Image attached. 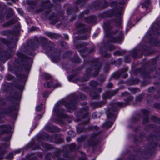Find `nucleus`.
Instances as JSON below:
<instances>
[{
    "mask_svg": "<svg viewBox=\"0 0 160 160\" xmlns=\"http://www.w3.org/2000/svg\"><path fill=\"white\" fill-rule=\"evenodd\" d=\"M96 20V17L95 16H91L86 19V21L88 23H93Z\"/></svg>",
    "mask_w": 160,
    "mask_h": 160,
    "instance_id": "f8f14e48",
    "label": "nucleus"
},
{
    "mask_svg": "<svg viewBox=\"0 0 160 160\" xmlns=\"http://www.w3.org/2000/svg\"><path fill=\"white\" fill-rule=\"evenodd\" d=\"M10 128L9 126L2 125L0 126V132L2 134L7 132H8V130Z\"/></svg>",
    "mask_w": 160,
    "mask_h": 160,
    "instance_id": "1a4fd4ad",
    "label": "nucleus"
},
{
    "mask_svg": "<svg viewBox=\"0 0 160 160\" xmlns=\"http://www.w3.org/2000/svg\"><path fill=\"white\" fill-rule=\"evenodd\" d=\"M15 23V21L14 20H12L8 22L3 24L2 26L3 27H7L12 24H14Z\"/></svg>",
    "mask_w": 160,
    "mask_h": 160,
    "instance_id": "ddd939ff",
    "label": "nucleus"
},
{
    "mask_svg": "<svg viewBox=\"0 0 160 160\" xmlns=\"http://www.w3.org/2000/svg\"><path fill=\"white\" fill-rule=\"evenodd\" d=\"M62 45H64L66 44V43L65 42H62Z\"/></svg>",
    "mask_w": 160,
    "mask_h": 160,
    "instance_id": "864d4df0",
    "label": "nucleus"
},
{
    "mask_svg": "<svg viewBox=\"0 0 160 160\" xmlns=\"http://www.w3.org/2000/svg\"><path fill=\"white\" fill-rule=\"evenodd\" d=\"M115 49V47L112 45H110L109 47V50L110 51L112 50Z\"/></svg>",
    "mask_w": 160,
    "mask_h": 160,
    "instance_id": "c756f323",
    "label": "nucleus"
},
{
    "mask_svg": "<svg viewBox=\"0 0 160 160\" xmlns=\"http://www.w3.org/2000/svg\"><path fill=\"white\" fill-rule=\"evenodd\" d=\"M158 33L160 35V30H158L157 31Z\"/></svg>",
    "mask_w": 160,
    "mask_h": 160,
    "instance_id": "5fc2aeb1",
    "label": "nucleus"
},
{
    "mask_svg": "<svg viewBox=\"0 0 160 160\" xmlns=\"http://www.w3.org/2000/svg\"><path fill=\"white\" fill-rule=\"evenodd\" d=\"M116 5V2H111V6L112 7H113Z\"/></svg>",
    "mask_w": 160,
    "mask_h": 160,
    "instance_id": "c9c22d12",
    "label": "nucleus"
},
{
    "mask_svg": "<svg viewBox=\"0 0 160 160\" xmlns=\"http://www.w3.org/2000/svg\"><path fill=\"white\" fill-rule=\"evenodd\" d=\"M155 121L160 124V119L157 118H155Z\"/></svg>",
    "mask_w": 160,
    "mask_h": 160,
    "instance_id": "72a5a7b5",
    "label": "nucleus"
},
{
    "mask_svg": "<svg viewBox=\"0 0 160 160\" xmlns=\"http://www.w3.org/2000/svg\"><path fill=\"white\" fill-rule=\"evenodd\" d=\"M86 12H84V13L86 14H87L88 13V11H86Z\"/></svg>",
    "mask_w": 160,
    "mask_h": 160,
    "instance_id": "4d7b16f0",
    "label": "nucleus"
},
{
    "mask_svg": "<svg viewBox=\"0 0 160 160\" xmlns=\"http://www.w3.org/2000/svg\"><path fill=\"white\" fill-rule=\"evenodd\" d=\"M132 92L133 93H135V88H132Z\"/></svg>",
    "mask_w": 160,
    "mask_h": 160,
    "instance_id": "49530a36",
    "label": "nucleus"
},
{
    "mask_svg": "<svg viewBox=\"0 0 160 160\" xmlns=\"http://www.w3.org/2000/svg\"><path fill=\"white\" fill-rule=\"evenodd\" d=\"M78 98H80L82 99H84L86 98V96L83 94H80L78 96Z\"/></svg>",
    "mask_w": 160,
    "mask_h": 160,
    "instance_id": "4be33fe9",
    "label": "nucleus"
},
{
    "mask_svg": "<svg viewBox=\"0 0 160 160\" xmlns=\"http://www.w3.org/2000/svg\"><path fill=\"white\" fill-rule=\"evenodd\" d=\"M100 52H101V54H103V53H102V51H101V49H100Z\"/></svg>",
    "mask_w": 160,
    "mask_h": 160,
    "instance_id": "052dcab7",
    "label": "nucleus"
},
{
    "mask_svg": "<svg viewBox=\"0 0 160 160\" xmlns=\"http://www.w3.org/2000/svg\"><path fill=\"white\" fill-rule=\"evenodd\" d=\"M66 38L67 39H68V36H67V38Z\"/></svg>",
    "mask_w": 160,
    "mask_h": 160,
    "instance_id": "338daca9",
    "label": "nucleus"
},
{
    "mask_svg": "<svg viewBox=\"0 0 160 160\" xmlns=\"http://www.w3.org/2000/svg\"><path fill=\"white\" fill-rule=\"evenodd\" d=\"M87 72H88V73H89V72L88 71V70H87Z\"/></svg>",
    "mask_w": 160,
    "mask_h": 160,
    "instance_id": "0e129e2a",
    "label": "nucleus"
},
{
    "mask_svg": "<svg viewBox=\"0 0 160 160\" xmlns=\"http://www.w3.org/2000/svg\"><path fill=\"white\" fill-rule=\"evenodd\" d=\"M93 128H94L95 130H97L98 129V128L96 126H94L93 128L92 127H90V129L92 130L93 129Z\"/></svg>",
    "mask_w": 160,
    "mask_h": 160,
    "instance_id": "7c9ffc66",
    "label": "nucleus"
},
{
    "mask_svg": "<svg viewBox=\"0 0 160 160\" xmlns=\"http://www.w3.org/2000/svg\"><path fill=\"white\" fill-rule=\"evenodd\" d=\"M86 117H87V118H88V115H86Z\"/></svg>",
    "mask_w": 160,
    "mask_h": 160,
    "instance_id": "774afa93",
    "label": "nucleus"
},
{
    "mask_svg": "<svg viewBox=\"0 0 160 160\" xmlns=\"http://www.w3.org/2000/svg\"><path fill=\"white\" fill-rule=\"evenodd\" d=\"M13 153H10V154L9 155V156H10V157H9V158L10 159L12 158L13 157Z\"/></svg>",
    "mask_w": 160,
    "mask_h": 160,
    "instance_id": "a19ab883",
    "label": "nucleus"
},
{
    "mask_svg": "<svg viewBox=\"0 0 160 160\" xmlns=\"http://www.w3.org/2000/svg\"><path fill=\"white\" fill-rule=\"evenodd\" d=\"M55 128L56 127L54 126H52L51 127L50 125H47L45 127V129L47 131L51 132L54 131L52 130V128Z\"/></svg>",
    "mask_w": 160,
    "mask_h": 160,
    "instance_id": "a211bd4d",
    "label": "nucleus"
},
{
    "mask_svg": "<svg viewBox=\"0 0 160 160\" xmlns=\"http://www.w3.org/2000/svg\"><path fill=\"white\" fill-rule=\"evenodd\" d=\"M47 46V44H45V47H44V46H42V47H43V48H44V49H47L48 51V52H49V51H52V48L51 47H49L48 48H45V47Z\"/></svg>",
    "mask_w": 160,
    "mask_h": 160,
    "instance_id": "5701e85b",
    "label": "nucleus"
},
{
    "mask_svg": "<svg viewBox=\"0 0 160 160\" xmlns=\"http://www.w3.org/2000/svg\"><path fill=\"white\" fill-rule=\"evenodd\" d=\"M120 76L119 75L117 74H115L113 75V77L115 79H117Z\"/></svg>",
    "mask_w": 160,
    "mask_h": 160,
    "instance_id": "473e14b6",
    "label": "nucleus"
},
{
    "mask_svg": "<svg viewBox=\"0 0 160 160\" xmlns=\"http://www.w3.org/2000/svg\"><path fill=\"white\" fill-rule=\"evenodd\" d=\"M123 71H122V72H125L127 71V68H126L123 69Z\"/></svg>",
    "mask_w": 160,
    "mask_h": 160,
    "instance_id": "a18cd8bd",
    "label": "nucleus"
},
{
    "mask_svg": "<svg viewBox=\"0 0 160 160\" xmlns=\"http://www.w3.org/2000/svg\"><path fill=\"white\" fill-rule=\"evenodd\" d=\"M53 85V83L52 82H48L44 83V86L45 87L50 88Z\"/></svg>",
    "mask_w": 160,
    "mask_h": 160,
    "instance_id": "f3484780",
    "label": "nucleus"
},
{
    "mask_svg": "<svg viewBox=\"0 0 160 160\" xmlns=\"http://www.w3.org/2000/svg\"><path fill=\"white\" fill-rule=\"evenodd\" d=\"M66 140L67 142H69L71 140V138L69 137H67Z\"/></svg>",
    "mask_w": 160,
    "mask_h": 160,
    "instance_id": "79ce46f5",
    "label": "nucleus"
},
{
    "mask_svg": "<svg viewBox=\"0 0 160 160\" xmlns=\"http://www.w3.org/2000/svg\"><path fill=\"white\" fill-rule=\"evenodd\" d=\"M35 46V45L34 44H33V43L32 44V46L31 47H30V48L32 49H33L35 48H34Z\"/></svg>",
    "mask_w": 160,
    "mask_h": 160,
    "instance_id": "58836bf2",
    "label": "nucleus"
},
{
    "mask_svg": "<svg viewBox=\"0 0 160 160\" xmlns=\"http://www.w3.org/2000/svg\"><path fill=\"white\" fill-rule=\"evenodd\" d=\"M18 88L19 90H22L23 89L24 87L23 86H18Z\"/></svg>",
    "mask_w": 160,
    "mask_h": 160,
    "instance_id": "2f4dec72",
    "label": "nucleus"
},
{
    "mask_svg": "<svg viewBox=\"0 0 160 160\" xmlns=\"http://www.w3.org/2000/svg\"><path fill=\"white\" fill-rule=\"evenodd\" d=\"M89 84L92 87H95L98 85V84L97 82L95 81H92Z\"/></svg>",
    "mask_w": 160,
    "mask_h": 160,
    "instance_id": "6ab92c4d",
    "label": "nucleus"
},
{
    "mask_svg": "<svg viewBox=\"0 0 160 160\" xmlns=\"http://www.w3.org/2000/svg\"><path fill=\"white\" fill-rule=\"evenodd\" d=\"M42 109V107L39 106H38L36 108V110L37 111H40Z\"/></svg>",
    "mask_w": 160,
    "mask_h": 160,
    "instance_id": "cd10ccee",
    "label": "nucleus"
},
{
    "mask_svg": "<svg viewBox=\"0 0 160 160\" xmlns=\"http://www.w3.org/2000/svg\"><path fill=\"white\" fill-rule=\"evenodd\" d=\"M46 34L49 37L52 39L53 38H57L58 36H57L55 34L53 33H47Z\"/></svg>",
    "mask_w": 160,
    "mask_h": 160,
    "instance_id": "4468645a",
    "label": "nucleus"
},
{
    "mask_svg": "<svg viewBox=\"0 0 160 160\" xmlns=\"http://www.w3.org/2000/svg\"><path fill=\"white\" fill-rule=\"evenodd\" d=\"M4 20V16L3 15L0 16V23L2 22Z\"/></svg>",
    "mask_w": 160,
    "mask_h": 160,
    "instance_id": "393cba45",
    "label": "nucleus"
},
{
    "mask_svg": "<svg viewBox=\"0 0 160 160\" xmlns=\"http://www.w3.org/2000/svg\"><path fill=\"white\" fill-rule=\"evenodd\" d=\"M43 39H44V40L45 42H46L47 41L46 40V39H45V38H43Z\"/></svg>",
    "mask_w": 160,
    "mask_h": 160,
    "instance_id": "e2e57ef3",
    "label": "nucleus"
},
{
    "mask_svg": "<svg viewBox=\"0 0 160 160\" xmlns=\"http://www.w3.org/2000/svg\"><path fill=\"white\" fill-rule=\"evenodd\" d=\"M17 55L20 59H21L22 61H25V60H26V62H28V63L27 64V68L25 69L27 70H29L30 68V65L29 63L30 61H31V59L25 56V55L19 52L17 53Z\"/></svg>",
    "mask_w": 160,
    "mask_h": 160,
    "instance_id": "39448f33",
    "label": "nucleus"
},
{
    "mask_svg": "<svg viewBox=\"0 0 160 160\" xmlns=\"http://www.w3.org/2000/svg\"><path fill=\"white\" fill-rule=\"evenodd\" d=\"M73 147H75V145L74 144H73Z\"/></svg>",
    "mask_w": 160,
    "mask_h": 160,
    "instance_id": "69168bd1",
    "label": "nucleus"
},
{
    "mask_svg": "<svg viewBox=\"0 0 160 160\" xmlns=\"http://www.w3.org/2000/svg\"><path fill=\"white\" fill-rule=\"evenodd\" d=\"M108 33L107 35L108 37H111V34H117L118 35L117 38H112L111 39V42H118L120 41L122 35V32L120 30H116L115 32H109Z\"/></svg>",
    "mask_w": 160,
    "mask_h": 160,
    "instance_id": "20e7f679",
    "label": "nucleus"
},
{
    "mask_svg": "<svg viewBox=\"0 0 160 160\" xmlns=\"http://www.w3.org/2000/svg\"><path fill=\"white\" fill-rule=\"evenodd\" d=\"M133 99L132 96H130L126 100V103L122 102H117L115 103L114 106L115 108H112L107 111L108 120L104 123V126L106 128H109L112 125L113 121L115 119V112L118 107L125 106L128 105V102Z\"/></svg>",
    "mask_w": 160,
    "mask_h": 160,
    "instance_id": "f257e3e1",
    "label": "nucleus"
},
{
    "mask_svg": "<svg viewBox=\"0 0 160 160\" xmlns=\"http://www.w3.org/2000/svg\"><path fill=\"white\" fill-rule=\"evenodd\" d=\"M17 10L18 12L21 15H23V12L22 11V10L21 9H20V8H18V9Z\"/></svg>",
    "mask_w": 160,
    "mask_h": 160,
    "instance_id": "c85d7f7f",
    "label": "nucleus"
},
{
    "mask_svg": "<svg viewBox=\"0 0 160 160\" xmlns=\"http://www.w3.org/2000/svg\"><path fill=\"white\" fill-rule=\"evenodd\" d=\"M92 118L94 119L96 118H98L96 113L95 112L93 113L92 115Z\"/></svg>",
    "mask_w": 160,
    "mask_h": 160,
    "instance_id": "a878e982",
    "label": "nucleus"
},
{
    "mask_svg": "<svg viewBox=\"0 0 160 160\" xmlns=\"http://www.w3.org/2000/svg\"><path fill=\"white\" fill-rule=\"evenodd\" d=\"M101 88L93 89L91 92L90 95L93 98H97L99 97V93L101 92Z\"/></svg>",
    "mask_w": 160,
    "mask_h": 160,
    "instance_id": "423d86ee",
    "label": "nucleus"
},
{
    "mask_svg": "<svg viewBox=\"0 0 160 160\" xmlns=\"http://www.w3.org/2000/svg\"><path fill=\"white\" fill-rule=\"evenodd\" d=\"M2 78V77L0 75V79H1Z\"/></svg>",
    "mask_w": 160,
    "mask_h": 160,
    "instance_id": "680f3d73",
    "label": "nucleus"
},
{
    "mask_svg": "<svg viewBox=\"0 0 160 160\" xmlns=\"http://www.w3.org/2000/svg\"><path fill=\"white\" fill-rule=\"evenodd\" d=\"M62 104H64L68 108L74 109L75 108L76 105V102H72L69 105L68 103L65 102L64 101H60L57 103L55 105V107L54 108L53 111L56 113V114L60 117H62V114L63 112V110L60 109L58 108V107L60 106Z\"/></svg>",
    "mask_w": 160,
    "mask_h": 160,
    "instance_id": "f03ea898",
    "label": "nucleus"
},
{
    "mask_svg": "<svg viewBox=\"0 0 160 160\" xmlns=\"http://www.w3.org/2000/svg\"><path fill=\"white\" fill-rule=\"evenodd\" d=\"M114 54L115 55H121V52L119 51H117L114 52Z\"/></svg>",
    "mask_w": 160,
    "mask_h": 160,
    "instance_id": "b1692460",
    "label": "nucleus"
},
{
    "mask_svg": "<svg viewBox=\"0 0 160 160\" xmlns=\"http://www.w3.org/2000/svg\"><path fill=\"white\" fill-rule=\"evenodd\" d=\"M127 77V75H126L123 76V78H125Z\"/></svg>",
    "mask_w": 160,
    "mask_h": 160,
    "instance_id": "bf43d9fd",
    "label": "nucleus"
},
{
    "mask_svg": "<svg viewBox=\"0 0 160 160\" xmlns=\"http://www.w3.org/2000/svg\"><path fill=\"white\" fill-rule=\"evenodd\" d=\"M143 99V97L142 95H139L136 98V100L138 101H140Z\"/></svg>",
    "mask_w": 160,
    "mask_h": 160,
    "instance_id": "aec40b11",
    "label": "nucleus"
},
{
    "mask_svg": "<svg viewBox=\"0 0 160 160\" xmlns=\"http://www.w3.org/2000/svg\"><path fill=\"white\" fill-rule=\"evenodd\" d=\"M84 25L82 24H79L78 25V29L80 30L81 32H85L86 30L84 29Z\"/></svg>",
    "mask_w": 160,
    "mask_h": 160,
    "instance_id": "dca6fc26",
    "label": "nucleus"
},
{
    "mask_svg": "<svg viewBox=\"0 0 160 160\" xmlns=\"http://www.w3.org/2000/svg\"><path fill=\"white\" fill-rule=\"evenodd\" d=\"M72 61L75 63H78L80 62V60L78 57H76L72 59Z\"/></svg>",
    "mask_w": 160,
    "mask_h": 160,
    "instance_id": "2eb2a0df",
    "label": "nucleus"
},
{
    "mask_svg": "<svg viewBox=\"0 0 160 160\" xmlns=\"http://www.w3.org/2000/svg\"><path fill=\"white\" fill-rule=\"evenodd\" d=\"M60 54L58 52H55L52 54L51 57L52 60L54 62H57L59 60Z\"/></svg>",
    "mask_w": 160,
    "mask_h": 160,
    "instance_id": "6e6552de",
    "label": "nucleus"
},
{
    "mask_svg": "<svg viewBox=\"0 0 160 160\" xmlns=\"http://www.w3.org/2000/svg\"><path fill=\"white\" fill-rule=\"evenodd\" d=\"M20 152V150H17V151H15V153L16 154V153H19Z\"/></svg>",
    "mask_w": 160,
    "mask_h": 160,
    "instance_id": "de8ad7c7",
    "label": "nucleus"
},
{
    "mask_svg": "<svg viewBox=\"0 0 160 160\" xmlns=\"http://www.w3.org/2000/svg\"><path fill=\"white\" fill-rule=\"evenodd\" d=\"M73 78V76L72 75L69 76L68 77V79L69 81L71 80Z\"/></svg>",
    "mask_w": 160,
    "mask_h": 160,
    "instance_id": "4c0bfd02",
    "label": "nucleus"
},
{
    "mask_svg": "<svg viewBox=\"0 0 160 160\" xmlns=\"http://www.w3.org/2000/svg\"><path fill=\"white\" fill-rule=\"evenodd\" d=\"M85 2H86L85 0H81L80 1H79V3H82H82H85Z\"/></svg>",
    "mask_w": 160,
    "mask_h": 160,
    "instance_id": "ea45409f",
    "label": "nucleus"
},
{
    "mask_svg": "<svg viewBox=\"0 0 160 160\" xmlns=\"http://www.w3.org/2000/svg\"><path fill=\"white\" fill-rule=\"evenodd\" d=\"M43 10L42 9H38V12H41Z\"/></svg>",
    "mask_w": 160,
    "mask_h": 160,
    "instance_id": "3c124183",
    "label": "nucleus"
},
{
    "mask_svg": "<svg viewBox=\"0 0 160 160\" xmlns=\"http://www.w3.org/2000/svg\"><path fill=\"white\" fill-rule=\"evenodd\" d=\"M118 92V90L116 89L112 91H108L106 92L103 96L104 99H107L115 95Z\"/></svg>",
    "mask_w": 160,
    "mask_h": 160,
    "instance_id": "0eeeda50",
    "label": "nucleus"
},
{
    "mask_svg": "<svg viewBox=\"0 0 160 160\" xmlns=\"http://www.w3.org/2000/svg\"><path fill=\"white\" fill-rule=\"evenodd\" d=\"M112 84L111 83H109L107 85V87L108 88H112Z\"/></svg>",
    "mask_w": 160,
    "mask_h": 160,
    "instance_id": "f704fd0d",
    "label": "nucleus"
},
{
    "mask_svg": "<svg viewBox=\"0 0 160 160\" xmlns=\"http://www.w3.org/2000/svg\"><path fill=\"white\" fill-rule=\"evenodd\" d=\"M42 146L46 149L50 148L49 145L46 143H43L42 145Z\"/></svg>",
    "mask_w": 160,
    "mask_h": 160,
    "instance_id": "412c9836",
    "label": "nucleus"
},
{
    "mask_svg": "<svg viewBox=\"0 0 160 160\" xmlns=\"http://www.w3.org/2000/svg\"><path fill=\"white\" fill-rule=\"evenodd\" d=\"M32 30H34L35 29V27H32Z\"/></svg>",
    "mask_w": 160,
    "mask_h": 160,
    "instance_id": "6e6d98bb",
    "label": "nucleus"
},
{
    "mask_svg": "<svg viewBox=\"0 0 160 160\" xmlns=\"http://www.w3.org/2000/svg\"><path fill=\"white\" fill-rule=\"evenodd\" d=\"M88 80V78H87L86 79H84L83 78L82 79V81H87Z\"/></svg>",
    "mask_w": 160,
    "mask_h": 160,
    "instance_id": "c03bdc74",
    "label": "nucleus"
},
{
    "mask_svg": "<svg viewBox=\"0 0 160 160\" xmlns=\"http://www.w3.org/2000/svg\"><path fill=\"white\" fill-rule=\"evenodd\" d=\"M79 160H86L85 158H80L79 159Z\"/></svg>",
    "mask_w": 160,
    "mask_h": 160,
    "instance_id": "09e8293b",
    "label": "nucleus"
},
{
    "mask_svg": "<svg viewBox=\"0 0 160 160\" xmlns=\"http://www.w3.org/2000/svg\"><path fill=\"white\" fill-rule=\"evenodd\" d=\"M142 112L143 115L146 117V118H144L143 120V123L145 124L148 122V116L149 114V112L148 111L146 110H142Z\"/></svg>",
    "mask_w": 160,
    "mask_h": 160,
    "instance_id": "9d476101",
    "label": "nucleus"
},
{
    "mask_svg": "<svg viewBox=\"0 0 160 160\" xmlns=\"http://www.w3.org/2000/svg\"><path fill=\"white\" fill-rule=\"evenodd\" d=\"M74 43L76 46L77 49L78 50V51L81 53L87 52L88 53L91 52L93 50V49H92L90 50H89L86 49L85 48V46L86 45L84 43H79L77 42L76 40H74Z\"/></svg>",
    "mask_w": 160,
    "mask_h": 160,
    "instance_id": "7ed1b4c3",
    "label": "nucleus"
},
{
    "mask_svg": "<svg viewBox=\"0 0 160 160\" xmlns=\"http://www.w3.org/2000/svg\"><path fill=\"white\" fill-rule=\"evenodd\" d=\"M121 18H119L118 21H117V23H118V24H120L121 23Z\"/></svg>",
    "mask_w": 160,
    "mask_h": 160,
    "instance_id": "e433bc0d",
    "label": "nucleus"
},
{
    "mask_svg": "<svg viewBox=\"0 0 160 160\" xmlns=\"http://www.w3.org/2000/svg\"><path fill=\"white\" fill-rule=\"evenodd\" d=\"M101 64L99 62L96 63L95 64L92 66V68L96 70V72H98L101 67Z\"/></svg>",
    "mask_w": 160,
    "mask_h": 160,
    "instance_id": "9b49d317",
    "label": "nucleus"
},
{
    "mask_svg": "<svg viewBox=\"0 0 160 160\" xmlns=\"http://www.w3.org/2000/svg\"><path fill=\"white\" fill-rule=\"evenodd\" d=\"M146 3L149 4L150 3V0H146Z\"/></svg>",
    "mask_w": 160,
    "mask_h": 160,
    "instance_id": "37998d69",
    "label": "nucleus"
},
{
    "mask_svg": "<svg viewBox=\"0 0 160 160\" xmlns=\"http://www.w3.org/2000/svg\"><path fill=\"white\" fill-rule=\"evenodd\" d=\"M88 37V36L86 37L82 38V39H87Z\"/></svg>",
    "mask_w": 160,
    "mask_h": 160,
    "instance_id": "8fccbe9b",
    "label": "nucleus"
},
{
    "mask_svg": "<svg viewBox=\"0 0 160 160\" xmlns=\"http://www.w3.org/2000/svg\"><path fill=\"white\" fill-rule=\"evenodd\" d=\"M42 95L43 97H45L46 96V95L44 93L42 94Z\"/></svg>",
    "mask_w": 160,
    "mask_h": 160,
    "instance_id": "13d9d810",
    "label": "nucleus"
},
{
    "mask_svg": "<svg viewBox=\"0 0 160 160\" xmlns=\"http://www.w3.org/2000/svg\"><path fill=\"white\" fill-rule=\"evenodd\" d=\"M44 77L47 79H49L51 78L50 76L48 74H44Z\"/></svg>",
    "mask_w": 160,
    "mask_h": 160,
    "instance_id": "bb28decb",
    "label": "nucleus"
},
{
    "mask_svg": "<svg viewBox=\"0 0 160 160\" xmlns=\"http://www.w3.org/2000/svg\"><path fill=\"white\" fill-rule=\"evenodd\" d=\"M58 22V20H57L54 22H52V24H54Z\"/></svg>",
    "mask_w": 160,
    "mask_h": 160,
    "instance_id": "603ef678",
    "label": "nucleus"
}]
</instances>
